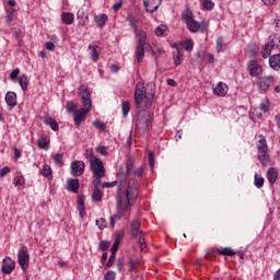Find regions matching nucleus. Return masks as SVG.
I'll use <instances>...</instances> for the list:
<instances>
[{
    "label": "nucleus",
    "mask_w": 280,
    "mask_h": 280,
    "mask_svg": "<svg viewBox=\"0 0 280 280\" xmlns=\"http://www.w3.org/2000/svg\"><path fill=\"white\" fill-rule=\"evenodd\" d=\"M67 189L72 194H78L80 189V179L78 178H69L67 182Z\"/></svg>",
    "instance_id": "17"
},
{
    "label": "nucleus",
    "mask_w": 280,
    "mask_h": 280,
    "mask_svg": "<svg viewBox=\"0 0 280 280\" xmlns=\"http://www.w3.org/2000/svg\"><path fill=\"white\" fill-rule=\"evenodd\" d=\"M18 82H19L22 91H27V86H28L27 74L20 75V78L18 79Z\"/></svg>",
    "instance_id": "32"
},
{
    "label": "nucleus",
    "mask_w": 280,
    "mask_h": 280,
    "mask_svg": "<svg viewBox=\"0 0 280 280\" xmlns=\"http://www.w3.org/2000/svg\"><path fill=\"white\" fill-rule=\"evenodd\" d=\"M256 148L258 161L260 162L262 167L270 165V149L268 148V141L266 140V137H264V135L258 136Z\"/></svg>",
    "instance_id": "5"
},
{
    "label": "nucleus",
    "mask_w": 280,
    "mask_h": 280,
    "mask_svg": "<svg viewBox=\"0 0 280 280\" xmlns=\"http://www.w3.org/2000/svg\"><path fill=\"white\" fill-rule=\"evenodd\" d=\"M4 100H5L7 105L10 106V108H14V106H16V93L8 92L5 94Z\"/></svg>",
    "instance_id": "22"
},
{
    "label": "nucleus",
    "mask_w": 280,
    "mask_h": 280,
    "mask_svg": "<svg viewBox=\"0 0 280 280\" xmlns=\"http://www.w3.org/2000/svg\"><path fill=\"white\" fill-rule=\"evenodd\" d=\"M229 49V43L224 40L222 36L218 37L215 40V51L217 54H224Z\"/></svg>",
    "instance_id": "15"
},
{
    "label": "nucleus",
    "mask_w": 280,
    "mask_h": 280,
    "mask_svg": "<svg viewBox=\"0 0 280 280\" xmlns=\"http://www.w3.org/2000/svg\"><path fill=\"white\" fill-rule=\"evenodd\" d=\"M273 82H275V77L272 75L260 77L258 78L257 85L259 91H261V93H266V91H268L270 86H272Z\"/></svg>",
    "instance_id": "10"
},
{
    "label": "nucleus",
    "mask_w": 280,
    "mask_h": 280,
    "mask_svg": "<svg viewBox=\"0 0 280 280\" xmlns=\"http://www.w3.org/2000/svg\"><path fill=\"white\" fill-rule=\"evenodd\" d=\"M260 110H262V113H268V110H270V102L268 100L261 101Z\"/></svg>",
    "instance_id": "40"
},
{
    "label": "nucleus",
    "mask_w": 280,
    "mask_h": 280,
    "mask_svg": "<svg viewBox=\"0 0 280 280\" xmlns=\"http://www.w3.org/2000/svg\"><path fill=\"white\" fill-rule=\"evenodd\" d=\"M54 162L56 165H62V154L57 153L54 155Z\"/></svg>",
    "instance_id": "55"
},
{
    "label": "nucleus",
    "mask_w": 280,
    "mask_h": 280,
    "mask_svg": "<svg viewBox=\"0 0 280 280\" xmlns=\"http://www.w3.org/2000/svg\"><path fill=\"white\" fill-rule=\"evenodd\" d=\"M84 161H73L70 164V173L74 177L82 176L84 174Z\"/></svg>",
    "instance_id": "11"
},
{
    "label": "nucleus",
    "mask_w": 280,
    "mask_h": 280,
    "mask_svg": "<svg viewBox=\"0 0 280 280\" xmlns=\"http://www.w3.org/2000/svg\"><path fill=\"white\" fill-rule=\"evenodd\" d=\"M116 185H117V180H114V182H105V183L102 184V187H103L104 189H108V188H110V187H116Z\"/></svg>",
    "instance_id": "53"
},
{
    "label": "nucleus",
    "mask_w": 280,
    "mask_h": 280,
    "mask_svg": "<svg viewBox=\"0 0 280 280\" xmlns=\"http://www.w3.org/2000/svg\"><path fill=\"white\" fill-rule=\"evenodd\" d=\"M135 57L138 62H141L143 60V58L145 57V46L138 44L136 47Z\"/></svg>",
    "instance_id": "25"
},
{
    "label": "nucleus",
    "mask_w": 280,
    "mask_h": 280,
    "mask_svg": "<svg viewBox=\"0 0 280 280\" xmlns=\"http://www.w3.org/2000/svg\"><path fill=\"white\" fill-rule=\"evenodd\" d=\"M121 110L124 117H128V114L130 113V103L128 101L121 103Z\"/></svg>",
    "instance_id": "39"
},
{
    "label": "nucleus",
    "mask_w": 280,
    "mask_h": 280,
    "mask_svg": "<svg viewBox=\"0 0 280 280\" xmlns=\"http://www.w3.org/2000/svg\"><path fill=\"white\" fill-rule=\"evenodd\" d=\"M273 280H280V268L275 272Z\"/></svg>",
    "instance_id": "64"
},
{
    "label": "nucleus",
    "mask_w": 280,
    "mask_h": 280,
    "mask_svg": "<svg viewBox=\"0 0 280 280\" xmlns=\"http://www.w3.org/2000/svg\"><path fill=\"white\" fill-rule=\"evenodd\" d=\"M117 254H110L109 258H108V261L106 264L107 268H113V265L115 264V257H116Z\"/></svg>",
    "instance_id": "54"
},
{
    "label": "nucleus",
    "mask_w": 280,
    "mask_h": 280,
    "mask_svg": "<svg viewBox=\"0 0 280 280\" xmlns=\"http://www.w3.org/2000/svg\"><path fill=\"white\" fill-rule=\"evenodd\" d=\"M139 266V260L130 259L129 260V272H132L135 268Z\"/></svg>",
    "instance_id": "52"
},
{
    "label": "nucleus",
    "mask_w": 280,
    "mask_h": 280,
    "mask_svg": "<svg viewBox=\"0 0 280 280\" xmlns=\"http://www.w3.org/2000/svg\"><path fill=\"white\" fill-rule=\"evenodd\" d=\"M12 21H14V12L7 10V25H12Z\"/></svg>",
    "instance_id": "48"
},
{
    "label": "nucleus",
    "mask_w": 280,
    "mask_h": 280,
    "mask_svg": "<svg viewBox=\"0 0 280 280\" xmlns=\"http://www.w3.org/2000/svg\"><path fill=\"white\" fill-rule=\"evenodd\" d=\"M182 21L186 23L187 30L191 34H198V32H200L201 34H207V32H209V22L205 20L201 22L196 21L194 19V12H191V10L189 9L183 11Z\"/></svg>",
    "instance_id": "3"
},
{
    "label": "nucleus",
    "mask_w": 280,
    "mask_h": 280,
    "mask_svg": "<svg viewBox=\"0 0 280 280\" xmlns=\"http://www.w3.org/2000/svg\"><path fill=\"white\" fill-rule=\"evenodd\" d=\"M66 108L69 113H75L78 110V105L73 103L72 101L67 102Z\"/></svg>",
    "instance_id": "42"
},
{
    "label": "nucleus",
    "mask_w": 280,
    "mask_h": 280,
    "mask_svg": "<svg viewBox=\"0 0 280 280\" xmlns=\"http://www.w3.org/2000/svg\"><path fill=\"white\" fill-rule=\"evenodd\" d=\"M229 92V86L224 82H219L215 88H213V95L218 97H224Z\"/></svg>",
    "instance_id": "16"
},
{
    "label": "nucleus",
    "mask_w": 280,
    "mask_h": 280,
    "mask_svg": "<svg viewBox=\"0 0 280 280\" xmlns=\"http://www.w3.org/2000/svg\"><path fill=\"white\" fill-rule=\"evenodd\" d=\"M19 73H21V70L19 68L14 69L10 73V79L12 80V82H19Z\"/></svg>",
    "instance_id": "43"
},
{
    "label": "nucleus",
    "mask_w": 280,
    "mask_h": 280,
    "mask_svg": "<svg viewBox=\"0 0 280 280\" xmlns=\"http://www.w3.org/2000/svg\"><path fill=\"white\" fill-rule=\"evenodd\" d=\"M10 172H12V170L10 168V166H4L0 170V177L4 178V176H8V174H10Z\"/></svg>",
    "instance_id": "50"
},
{
    "label": "nucleus",
    "mask_w": 280,
    "mask_h": 280,
    "mask_svg": "<svg viewBox=\"0 0 280 280\" xmlns=\"http://www.w3.org/2000/svg\"><path fill=\"white\" fill-rule=\"evenodd\" d=\"M79 95L81 97L83 108L74 110L73 119L77 128H80L82 121L86 119V115H89V113H91V108H93V101H91V92L89 91V88L84 85L81 86Z\"/></svg>",
    "instance_id": "2"
},
{
    "label": "nucleus",
    "mask_w": 280,
    "mask_h": 280,
    "mask_svg": "<svg viewBox=\"0 0 280 280\" xmlns=\"http://www.w3.org/2000/svg\"><path fill=\"white\" fill-rule=\"evenodd\" d=\"M89 49H91V59L93 62H97L100 60V52H97V44H90Z\"/></svg>",
    "instance_id": "29"
},
{
    "label": "nucleus",
    "mask_w": 280,
    "mask_h": 280,
    "mask_svg": "<svg viewBox=\"0 0 280 280\" xmlns=\"http://www.w3.org/2000/svg\"><path fill=\"white\" fill-rule=\"evenodd\" d=\"M163 54V49L162 48H155L152 50V56H154V58H159V56Z\"/></svg>",
    "instance_id": "61"
},
{
    "label": "nucleus",
    "mask_w": 280,
    "mask_h": 280,
    "mask_svg": "<svg viewBox=\"0 0 280 280\" xmlns=\"http://www.w3.org/2000/svg\"><path fill=\"white\" fill-rule=\"evenodd\" d=\"M202 5L205 10H212L213 8H215V3H213V1L211 0H203Z\"/></svg>",
    "instance_id": "45"
},
{
    "label": "nucleus",
    "mask_w": 280,
    "mask_h": 280,
    "mask_svg": "<svg viewBox=\"0 0 280 280\" xmlns=\"http://www.w3.org/2000/svg\"><path fill=\"white\" fill-rule=\"evenodd\" d=\"M128 23H129V26L132 27L133 32L136 33L137 30V23L135 22V20H132V18H128Z\"/></svg>",
    "instance_id": "60"
},
{
    "label": "nucleus",
    "mask_w": 280,
    "mask_h": 280,
    "mask_svg": "<svg viewBox=\"0 0 280 280\" xmlns=\"http://www.w3.org/2000/svg\"><path fill=\"white\" fill-rule=\"evenodd\" d=\"M139 246H140V250H143V248H145L147 246L145 238H143V236H140L139 238Z\"/></svg>",
    "instance_id": "62"
},
{
    "label": "nucleus",
    "mask_w": 280,
    "mask_h": 280,
    "mask_svg": "<svg viewBox=\"0 0 280 280\" xmlns=\"http://www.w3.org/2000/svg\"><path fill=\"white\" fill-rule=\"evenodd\" d=\"M37 145L40 150H49V140L45 137H42L37 141Z\"/></svg>",
    "instance_id": "33"
},
{
    "label": "nucleus",
    "mask_w": 280,
    "mask_h": 280,
    "mask_svg": "<svg viewBox=\"0 0 280 280\" xmlns=\"http://www.w3.org/2000/svg\"><path fill=\"white\" fill-rule=\"evenodd\" d=\"M137 163V158L135 155H129L126 162V172L124 173L125 176H130L132 170H135V165Z\"/></svg>",
    "instance_id": "18"
},
{
    "label": "nucleus",
    "mask_w": 280,
    "mask_h": 280,
    "mask_svg": "<svg viewBox=\"0 0 280 280\" xmlns=\"http://www.w3.org/2000/svg\"><path fill=\"white\" fill-rule=\"evenodd\" d=\"M18 261L23 272H27V268H30V252L27 250V246H22L19 250Z\"/></svg>",
    "instance_id": "8"
},
{
    "label": "nucleus",
    "mask_w": 280,
    "mask_h": 280,
    "mask_svg": "<svg viewBox=\"0 0 280 280\" xmlns=\"http://www.w3.org/2000/svg\"><path fill=\"white\" fill-rule=\"evenodd\" d=\"M117 250H119V238H116L112 248H110V253L116 254L117 255Z\"/></svg>",
    "instance_id": "51"
},
{
    "label": "nucleus",
    "mask_w": 280,
    "mask_h": 280,
    "mask_svg": "<svg viewBox=\"0 0 280 280\" xmlns=\"http://www.w3.org/2000/svg\"><path fill=\"white\" fill-rule=\"evenodd\" d=\"M149 166L154 170V152L148 151Z\"/></svg>",
    "instance_id": "47"
},
{
    "label": "nucleus",
    "mask_w": 280,
    "mask_h": 280,
    "mask_svg": "<svg viewBox=\"0 0 280 280\" xmlns=\"http://www.w3.org/2000/svg\"><path fill=\"white\" fill-rule=\"evenodd\" d=\"M109 246H110V242L101 241L98 248H100V250H103V253H104V252L108 250Z\"/></svg>",
    "instance_id": "46"
},
{
    "label": "nucleus",
    "mask_w": 280,
    "mask_h": 280,
    "mask_svg": "<svg viewBox=\"0 0 280 280\" xmlns=\"http://www.w3.org/2000/svg\"><path fill=\"white\" fill-rule=\"evenodd\" d=\"M131 235L132 237H139V235H143V231H141V222H139V220H133L131 222Z\"/></svg>",
    "instance_id": "19"
},
{
    "label": "nucleus",
    "mask_w": 280,
    "mask_h": 280,
    "mask_svg": "<svg viewBox=\"0 0 280 280\" xmlns=\"http://www.w3.org/2000/svg\"><path fill=\"white\" fill-rule=\"evenodd\" d=\"M44 124L46 126H50L51 130H54L55 132H58V129H59L58 121H56L54 117L51 116L44 117Z\"/></svg>",
    "instance_id": "27"
},
{
    "label": "nucleus",
    "mask_w": 280,
    "mask_h": 280,
    "mask_svg": "<svg viewBox=\"0 0 280 280\" xmlns=\"http://www.w3.org/2000/svg\"><path fill=\"white\" fill-rule=\"evenodd\" d=\"M124 5L122 1H118L116 3L113 4V10L114 12H119V10H121V7Z\"/></svg>",
    "instance_id": "59"
},
{
    "label": "nucleus",
    "mask_w": 280,
    "mask_h": 280,
    "mask_svg": "<svg viewBox=\"0 0 280 280\" xmlns=\"http://www.w3.org/2000/svg\"><path fill=\"white\" fill-rule=\"evenodd\" d=\"M96 226H98L101 231H104V229H106V220L104 218L96 220Z\"/></svg>",
    "instance_id": "49"
},
{
    "label": "nucleus",
    "mask_w": 280,
    "mask_h": 280,
    "mask_svg": "<svg viewBox=\"0 0 280 280\" xmlns=\"http://www.w3.org/2000/svg\"><path fill=\"white\" fill-rule=\"evenodd\" d=\"M143 172H145V167L144 166H140L138 167L135 172L133 175L138 176V178H140V176H143Z\"/></svg>",
    "instance_id": "56"
},
{
    "label": "nucleus",
    "mask_w": 280,
    "mask_h": 280,
    "mask_svg": "<svg viewBox=\"0 0 280 280\" xmlns=\"http://www.w3.org/2000/svg\"><path fill=\"white\" fill-rule=\"evenodd\" d=\"M247 70L252 78H257L258 75H261L264 73V67L259 61L253 59L247 63Z\"/></svg>",
    "instance_id": "9"
},
{
    "label": "nucleus",
    "mask_w": 280,
    "mask_h": 280,
    "mask_svg": "<svg viewBox=\"0 0 280 280\" xmlns=\"http://www.w3.org/2000/svg\"><path fill=\"white\" fill-rule=\"evenodd\" d=\"M13 185L15 187H23V185H25V178L23 175H16L13 179Z\"/></svg>",
    "instance_id": "37"
},
{
    "label": "nucleus",
    "mask_w": 280,
    "mask_h": 280,
    "mask_svg": "<svg viewBox=\"0 0 280 280\" xmlns=\"http://www.w3.org/2000/svg\"><path fill=\"white\" fill-rule=\"evenodd\" d=\"M103 196H104V192H102L100 190V185H97V182H96L94 190L92 192V200H93V202H102Z\"/></svg>",
    "instance_id": "26"
},
{
    "label": "nucleus",
    "mask_w": 280,
    "mask_h": 280,
    "mask_svg": "<svg viewBox=\"0 0 280 280\" xmlns=\"http://www.w3.org/2000/svg\"><path fill=\"white\" fill-rule=\"evenodd\" d=\"M105 280H115L117 279V273L113 270H108L105 276H104Z\"/></svg>",
    "instance_id": "44"
},
{
    "label": "nucleus",
    "mask_w": 280,
    "mask_h": 280,
    "mask_svg": "<svg viewBox=\"0 0 280 280\" xmlns=\"http://www.w3.org/2000/svg\"><path fill=\"white\" fill-rule=\"evenodd\" d=\"M183 47H184L185 51H192L194 50V40L185 39L183 42Z\"/></svg>",
    "instance_id": "38"
},
{
    "label": "nucleus",
    "mask_w": 280,
    "mask_h": 280,
    "mask_svg": "<svg viewBox=\"0 0 280 280\" xmlns=\"http://www.w3.org/2000/svg\"><path fill=\"white\" fill-rule=\"evenodd\" d=\"M97 152H98V154H102L103 156H107L108 155V151H107L106 147H104V145H100L97 148Z\"/></svg>",
    "instance_id": "57"
},
{
    "label": "nucleus",
    "mask_w": 280,
    "mask_h": 280,
    "mask_svg": "<svg viewBox=\"0 0 280 280\" xmlns=\"http://www.w3.org/2000/svg\"><path fill=\"white\" fill-rule=\"evenodd\" d=\"M265 179L264 177L259 176V174H255L254 176V185L257 189H261L264 187Z\"/></svg>",
    "instance_id": "34"
},
{
    "label": "nucleus",
    "mask_w": 280,
    "mask_h": 280,
    "mask_svg": "<svg viewBox=\"0 0 280 280\" xmlns=\"http://www.w3.org/2000/svg\"><path fill=\"white\" fill-rule=\"evenodd\" d=\"M139 196V182L135 178L129 179L127 190L118 187L116 195V209L117 212L109 219V224L115 228V224L122 218H130V211H132V205Z\"/></svg>",
    "instance_id": "1"
},
{
    "label": "nucleus",
    "mask_w": 280,
    "mask_h": 280,
    "mask_svg": "<svg viewBox=\"0 0 280 280\" xmlns=\"http://www.w3.org/2000/svg\"><path fill=\"white\" fill-rule=\"evenodd\" d=\"M107 21H108V15H106V13L94 16V22L96 23L97 27H104Z\"/></svg>",
    "instance_id": "28"
},
{
    "label": "nucleus",
    "mask_w": 280,
    "mask_h": 280,
    "mask_svg": "<svg viewBox=\"0 0 280 280\" xmlns=\"http://www.w3.org/2000/svg\"><path fill=\"white\" fill-rule=\"evenodd\" d=\"M40 174L42 176H45V178H54L51 166H49L48 164L43 165Z\"/></svg>",
    "instance_id": "31"
},
{
    "label": "nucleus",
    "mask_w": 280,
    "mask_h": 280,
    "mask_svg": "<svg viewBox=\"0 0 280 280\" xmlns=\"http://www.w3.org/2000/svg\"><path fill=\"white\" fill-rule=\"evenodd\" d=\"M13 152L15 161H19V159L21 158V151L19 150V148H14Z\"/></svg>",
    "instance_id": "63"
},
{
    "label": "nucleus",
    "mask_w": 280,
    "mask_h": 280,
    "mask_svg": "<svg viewBox=\"0 0 280 280\" xmlns=\"http://www.w3.org/2000/svg\"><path fill=\"white\" fill-rule=\"evenodd\" d=\"M94 128H96V130H101V132H104V130H106V124L100 121V120H95L93 122Z\"/></svg>",
    "instance_id": "41"
},
{
    "label": "nucleus",
    "mask_w": 280,
    "mask_h": 280,
    "mask_svg": "<svg viewBox=\"0 0 280 280\" xmlns=\"http://www.w3.org/2000/svg\"><path fill=\"white\" fill-rule=\"evenodd\" d=\"M136 38L138 39V45H148V34L143 30H136Z\"/></svg>",
    "instance_id": "20"
},
{
    "label": "nucleus",
    "mask_w": 280,
    "mask_h": 280,
    "mask_svg": "<svg viewBox=\"0 0 280 280\" xmlns=\"http://www.w3.org/2000/svg\"><path fill=\"white\" fill-rule=\"evenodd\" d=\"M218 252L219 255H223L224 257H233L235 255V252L231 247L221 248Z\"/></svg>",
    "instance_id": "36"
},
{
    "label": "nucleus",
    "mask_w": 280,
    "mask_h": 280,
    "mask_svg": "<svg viewBox=\"0 0 280 280\" xmlns=\"http://www.w3.org/2000/svg\"><path fill=\"white\" fill-rule=\"evenodd\" d=\"M206 60L209 62V65H213L215 62V57L213 56V54L208 52L206 55Z\"/></svg>",
    "instance_id": "58"
},
{
    "label": "nucleus",
    "mask_w": 280,
    "mask_h": 280,
    "mask_svg": "<svg viewBox=\"0 0 280 280\" xmlns=\"http://www.w3.org/2000/svg\"><path fill=\"white\" fill-rule=\"evenodd\" d=\"M184 58H185V54L180 49L177 48V55H175L173 57L175 67H180Z\"/></svg>",
    "instance_id": "30"
},
{
    "label": "nucleus",
    "mask_w": 280,
    "mask_h": 280,
    "mask_svg": "<svg viewBox=\"0 0 280 280\" xmlns=\"http://www.w3.org/2000/svg\"><path fill=\"white\" fill-rule=\"evenodd\" d=\"M90 170L97 183V185H102V178L106 176V168L104 167V162L100 160V158L94 154H90Z\"/></svg>",
    "instance_id": "6"
},
{
    "label": "nucleus",
    "mask_w": 280,
    "mask_h": 280,
    "mask_svg": "<svg viewBox=\"0 0 280 280\" xmlns=\"http://www.w3.org/2000/svg\"><path fill=\"white\" fill-rule=\"evenodd\" d=\"M154 102V92H148L143 83H138L135 90L136 108H151Z\"/></svg>",
    "instance_id": "4"
},
{
    "label": "nucleus",
    "mask_w": 280,
    "mask_h": 280,
    "mask_svg": "<svg viewBox=\"0 0 280 280\" xmlns=\"http://www.w3.org/2000/svg\"><path fill=\"white\" fill-rule=\"evenodd\" d=\"M61 21L65 25H73V21H75V15L70 12H63L61 14Z\"/></svg>",
    "instance_id": "24"
},
{
    "label": "nucleus",
    "mask_w": 280,
    "mask_h": 280,
    "mask_svg": "<svg viewBox=\"0 0 280 280\" xmlns=\"http://www.w3.org/2000/svg\"><path fill=\"white\" fill-rule=\"evenodd\" d=\"M163 0H143V5L149 14H154L161 8Z\"/></svg>",
    "instance_id": "13"
},
{
    "label": "nucleus",
    "mask_w": 280,
    "mask_h": 280,
    "mask_svg": "<svg viewBox=\"0 0 280 280\" xmlns=\"http://www.w3.org/2000/svg\"><path fill=\"white\" fill-rule=\"evenodd\" d=\"M78 211L81 219L86 215V207L84 206V196H79L77 200Z\"/></svg>",
    "instance_id": "21"
},
{
    "label": "nucleus",
    "mask_w": 280,
    "mask_h": 280,
    "mask_svg": "<svg viewBox=\"0 0 280 280\" xmlns=\"http://www.w3.org/2000/svg\"><path fill=\"white\" fill-rule=\"evenodd\" d=\"M154 32L158 36H167V25H159Z\"/></svg>",
    "instance_id": "35"
},
{
    "label": "nucleus",
    "mask_w": 280,
    "mask_h": 280,
    "mask_svg": "<svg viewBox=\"0 0 280 280\" xmlns=\"http://www.w3.org/2000/svg\"><path fill=\"white\" fill-rule=\"evenodd\" d=\"M152 126V115L150 112H140L136 117V130L145 132Z\"/></svg>",
    "instance_id": "7"
},
{
    "label": "nucleus",
    "mask_w": 280,
    "mask_h": 280,
    "mask_svg": "<svg viewBox=\"0 0 280 280\" xmlns=\"http://www.w3.org/2000/svg\"><path fill=\"white\" fill-rule=\"evenodd\" d=\"M277 49H278L279 52L269 57V66L275 71L280 70V45H277Z\"/></svg>",
    "instance_id": "14"
},
{
    "label": "nucleus",
    "mask_w": 280,
    "mask_h": 280,
    "mask_svg": "<svg viewBox=\"0 0 280 280\" xmlns=\"http://www.w3.org/2000/svg\"><path fill=\"white\" fill-rule=\"evenodd\" d=\"M14 268H16V262H14V260H12V258H10V256H7L3 260H2V275H12V272H14Z\"/></svg>",
    "instance_id": "12"
},
{
    "label": "nucleus",
    "mask_w": 280,
    "mask_h": 280,
    "mask_svg": "<svg viewBox=\"0 0 280 280\" xmlns=\"http://www.w3.org/2000/svg\"><path fill=\"white\" fill-rule=\"evenodd\" d=\"M277 178H279V173L277 172V168H269L267 172V179L269 180L270 185H275V183H277Z\"/></svg>",
    "instance_id": "23"
}]
</instances>
